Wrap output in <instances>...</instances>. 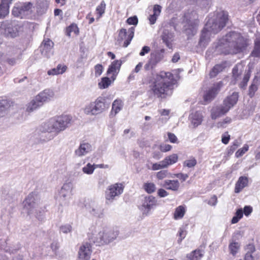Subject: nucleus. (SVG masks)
Listing matches in <instances>:
<instances>
[{
    "instance_id": "6",
    "label": "nucleus",
    "mask_w": 260,
    "mask_h": 260,
    "mask_svg": "<svg viewBox=\"0 0 260 260\" xmlns=\"http://www.w3.org/2000/svg\"><path fill=\"white\" fill-rule=\"evenodd\" d=\"M109 104L106 103V98L99 96L94 101L86 105L83 108L84 113L90 116H95L103 112L108 109Z\"/></svg>"
},
{
    "instance_id": "17",
    "label": "nucleus",
    "mask_w": 260,
    "mask_h": 260,
    "mask_svg": "<svg viewBox=\"0 0 260 260\" xmlns=\"http://www.w3.org/2000/svg\"><path fill=\"white\" fill-rule=\"evenodd\" d=\"M222 85L223 84L221 81L214 84L205 94L204 96V100L206 102H210L212 100L217 94Z\"/></svg>"
},
{
    "instance_id": "35",
    "label": "nucleus",
    "mask_w": 260,
    "mask_h": 260,
    "mask_svg": "<svg viewBox=\"0 0 260 260\" xmlns=\"http://www.w3.org/2000/svg\"><path fill=\"white\" fill-rule=\"evenodd\" d=\"M240 248V243L234 241L231 242L229 245L230 252L233 256H235L238 252Z\"/></svg>"
},
{
    "instance_id": "50",
    "label": "nucleus",
    "mask_w": 260,
    "mask_h": 260,
    "mask_svg": "<svg viewBox=\"0 0 260 260\" xmlns=\"http://www.w3.org/2000/svg\"><path fill=\"white\" fill-rule=\"evenodd\" d=\"M72 231V226L70 224H66L60 226V231L64 234L71 233Z\"/></svg>"
},
{
    "instance_id": "21",
    "label": "nucleus",
    "mask_w": 260,
    "mask_h": 260,
    "mask_svg": "<svg viewBox=\"0 0 260 260\" xmlns=\"http://www.w3.org/2000/svg\"><path fill=\"white\" fill-rule=\"evenodd\" d=\"M87 210L92 215L100 217L103 215V209L98 204L91 202L89 205H86Z\"/></svg>"
},
{
    "instance_id": "4",
    "label": "nucleus",
    "mask_w": 260,
    "mask_h": 260,
    "mask_svg": "<svg viewBox=\"0 0 260 260\" xmlns=\"http://www.w3.org/2000/svg\"><path fill=\"white\" fill-rule=\"evenodd\" d=\"M228 20V15L224 12L218 13L216 20L213 18H209L202 32L200 45L205 47L210 41V37L218 32L224 27Z\"/></svg>"
},
{
    "instance_id": "47",
    "label": "nucleus",
    "mask_w": 260,
    "mask_h": 260,
    "mask_svg": "<svg viewBox=\"0 0 260 260\" xmlns=\"http://www.w3.org/2000/svg\"><path fill=\"white\" fill-rule=\"evenodd\" d=\"M167 168L164 160L156 163L152 164L151 169L153 171H156Z\"/></svg>"
},
{
    "instance_id": "39",
    "label": "nucleus",
    "mask_w": 260,
    "mask_h": 260,
    "mask_svg": "<svg viewBox=\"0 0 260 260\" xmlns=\"http://www.w3.org/2000/svg\"><path fill=\"white\" fill-rule=\"evenodd\" d=\"M96 167L94 164L92 165L90 163H88L82 168V171L84 174L90 175L93 173Z\"/></svg>"
},
{
    "instance_id": "36",
    "label": "nucleus",
    "mask_w": 260,
    "mask_h": 260,
    "mask_svg": "<svg viewBox=\"0 0 260 260\" xmlns=\"http://www.w3.org/2000/svg\"><path fill=\"white\" fill-rule=\"evenodd\" d=\"M106 3L104 1H102L100 4L95 9L97 20H99L105 13L106 10Z\"/></svg>"
},
{
    "instance_id": "16",
    "label": "nucleus",
    "mask_w": 260,
    "mask_h": 260,
    "mask_svg": "<svg viewBox=\"0 0 260 260\" xmlns=\"http://www.w3.org/2000/svg\"><path fill=\"white\" fill-rule=\"evenodd\" d=\"M91 246L89 243L83 244L78 252V260H89L91 253Z\"/></svg>"
},
{
    "instance_id": "34",
    "label": "nucleus",
    "mask_w": 260,
    "mask_h": 260,
    "mask_svg": "<svg viewBox=\"0 0 260 260\" xmlns=\"http://www.w3.org/2000/svg\"><path fill=\"white\" fill-rule=\"evenodd\" d=\"M203 256V252L200 250H195L187 254L185 260H200Z\"/></svg>"
},
{
    "instance_id": "32",
    "label": "nucleus",
    "mask_w": 260,
    "mask_h": 260,
    "mask_svg": "<svg viewBox=\"0 0 260 260\" xmlns=\"http://www.w3.org/2000/svg\"><path fill=\"white\" fill-rule=\"evenodd\" d=\"M259 84V78L255 76L252 81V83L249 88V95L252 98L253 97L255 92L258 89V86Z\"/></svg>"
},
{
    "instance_id": "64",
    "label": "nucleus",
    "mask_w": 260,
    "mask_h": 260,
    "mask_svg": "<svg viewBox=\"0 0 260 260\" xmlns=\"http://www.w3.org/2000/svg\"><path fill=\"white\" fill-rule=\"evenodd\" d=\"M246 253L252 254L255 251V248L253 244H250L246 246Z\"/></svg>"
},
{
    "instance_id": "45",
    "label": "nucleus",
    "mask_w": 260,
    "mask_h": 260,
    "mask_svg": "<svg viewBox=\"0 0 260 260\" xmlns=\"http://www.w3.org/2000/svg\"><path fill=\"white\" fill-rule=\"evenodd\" d=\"M9 7L8 5L0 4V18H3L9 14Z\"/></svg>"
},
{
    "instance_id": "30",
    "label": "nucleus",
    "mask_w": 260,
    "mask_h": 260,
    "mask_svg": "<svg viewBox=\"0 0 260 260\" xmlns=\"http://www.w3.org/2000/svg\"><path fill=\"white\" fill-rule=\"evenodd\" d=\"M123 102L120 99H116L112 104L111 114L114 115L119 113L123 108Z\"/></svg>"
},
{
    "instance_id": "58",
    "label": "nucleus",
    "mask_w": 260,
    "mask_h": 260,
    "mask_svg": "<svg viewBox=\"0 0 260 260\" xmlns=\"http://www.w3.org/2000/svg\"><path fill=\"white\" fill-rule=\"evenodd\" d=\"M126 22L130 25H137L138 22V18L136 16H133L128 18Z\"/></svg>"
},
{
    "instance_id": "8",
    "label": "nucleus",
    "mask_w": 260,
    "mask_h": 260,
    "mask_svg": "<svg viewBox=\"0 0 260 260\" xmlns=\"http://www.w3.org/2000/svg\"><path fill=\"white\" fill-rule=\"evenodd\" d=\"M73 188L72 183H64L55 194V199L61 206L69 205L72 196Z\"/></svg>"
},
{
    "instance_id": "48",
    "label": "nucleus",
    "mask_w": 260,
    "mask_h": 260,
    "mask_svg": "<svg viewBox=\"0 0 260 260\" xmlns=\"http://www.w3.org/2000/svg\"><path fill=\"white\" fill-rule=\"evenodd\" d=\"M241 145L239 140H235L228 149V154H232L234 151Z\"/></svg>"
},
{
    "instance_id": "59",
    "label": "nucleus",
    "mask_w": 260,
    "mask_h": 260,
    "mask_svg": "<svg viewBox=\"0 0 260 260\" xmlns=\"http://www.w3.org/2000/svg\"><path fill=\"white\" fill-rule=\"evenodd\" d=\"M240 66V65H236L235 67H234V68L233 69V76L236 80H237V78L239 75V67Z\"/></svg>"
},
{
    "instance_id": "52",
    "label": "nucleus",
    "mask_w": 260,
    "mask_h": 260,
    "mask_svg": "<svg viewBox=\"0 0 260 260\" xmlns=\"http://www.w3.org/2000/svg\"><path fill=\"white\" fill-rule=\"evenodd\" d=\"M250 76V72L248 71L245 74L242 81L240 84V87L241 88H244L246 86L247 82L249 80Z\"/></svg>"
},
{
    "instance_id": "37",
    "label": "nucleus",
    "mask_w": 260,
    "mask_h": 260,
    "mask_svg": "<svg viewBox=\"0 0 260 260\" xmlns=\"http://www.w3.org/2000/svg\"><path fill=\"white\" fill-rule=\"evenodd\" d=\"M178 157L177 155L176 154H173L170 156L166 157L164 159V161L167 167H168V166L176 163L178 161Z\"/></svg>"
},
{
    "instance_id": "46",
    "label": "nucleus",
    "mask_w": 260,
    "mask_h": 260,
    "mask_svg": "<svg viewBox=\"0 0 260 260\" xmlns=\"http://www.w3.org/2000/svg\"><path fill=\"white\" fill-rule=\"evenodd\" d=\"M10 102L6 99H0V112H3L9 108Z\"/></svg>"
},
{
    "instance_id": "26",
    "label": "nucleus",
    "mask_w": 260,
    "mask_h": 260,
    "mask_svg": "<svg viewBox=\"0 0 260 260\" xmlns=\"http://www.w3.org/2000/svg\"><path fill=\"white\" fill-rule=\"evenodd\" d=\"M227 112V110L222 105L214 107L211 110V117L212 119H216Z\"/></svg>"
},
{
    "instance_id": "14",
    "label": "nucleus",
    "mask_w": 260,
    "mask_h": 260,
    "mask_svg": "<svg viewBox=\"0 0 260 260\" xmlns=\"http://www.w3.org/2000/svg\"><path fill=\"white\" fill-rule=\"evenodd\" d=\"M32 6V4L30 2L17 3L12 10V14L15 17L22 18L31 10Z\"/></svg>"
},
{
    "instance_id": "53",
    "label": "nucleus",
    "mask_w": 260,
    "mask_h": 260,
    "mask_svg": "<svg viewBox=\"0 0 260 260\" xmlns=\"http://www.w3.org/2000/svg\"><path fill=\"white\" fill-rule=\"evenodd\" d=\"M169 173L167 170H161L157 172L156 177L158 180H162L168 176Z\"/></svg>"
},
{
    "instance_id": "54",
    "label": "nucleus",
    "mask_w": 260,
    "mask_h": 260,
    "mask_svg": "<svg viewBox=\"0 0 260 260\" xmlns=\"http://www.w3.org/2000/svg\"><path fill=\"white\" fill-rule=\"evenodd\" d=\"M104 68L101 64H98L94 66L95 76L99 77L103 72Z\"/></svg>"
},
{
    "instance_id": "60",
    "label": "nucleus",
    "mask_w": 260,
    "mask_h": 260,
    "mask_svg": "<svg viewBox=\"0 0 260 260\" xmlns=\"http://www.w3.org/2000/svg\"><path fill=\"white\" fill-rule=\"evenodd\" d=\"M150 51V48L149 46H145L143 47L141 51L139 53V55L141 56H144L146 54L148 53Z\"/></svg>"
},
{
    "instance_id": "38",
    "label": "nucleus",
    "mask_w": 260,
    "mask_h": 260,
    "mask_svg": "<svg viewBox=\"0 0 260 260\" xmlns=\"http://www.w3.org/2000/svg\"><path fill=\"white\" fill-rule=\"evenodd\" d=\"M113 81L112 79L111 80L108 77H103L102 78L101 82L98 83L99 87L100 89L107 88Z\"/></svg>"
},
{
    "instance_id": "3",
    "label": "nucleus",
    "mask_w": 260,
    "mask_h": 260,
    "mask_svg": "<svg viewBox=\"0 0 260 260\" xmlns=\"http://www.w3.org/2000/svg\"><path fill=\"white\" fill-rule=\"evenodd\" d=\"M246 46L245 41L240 34L233 31L219 40L216 48L225 54H236L242 51Z\"/></svg>"
},
{
    "instance_id": "40",
    "label": "nucleus",
    "mask_w": 260,
    "mask_h": 260,
    "mask_svg": "<svg viewBox=\"0 0 260 260\" xmlns=\"http://www.w3.org/2000/svg\"><path fill=\"white\" fill-rule=\"evenodd\" d=\"M143 188L148 193H152L156 190V186L154 183L147 182L144 184Z\"/></svg>"
},
{
    "instance_id": "63",
    "label": "nucleus",
    "mask_w": 260,
    "mask_h": 260,
    "mask_svg": "<svg viewBox=\"0 0 260 260\" xmlns=\"http://www.w3.org/2000/svg\"><path fill=\"white\" fill-rule=\"evenodd\" d=\"M168 136L169 140L171 143H175L178 142H177V141H178L177 138L174 134L169 133L168 134Z\"/></svg>"
},
{
    "instance_id": "18",
    "label": "nucleus",
    "mask_w": 260,
    "mask_h": 260,
    "mask_svg": "<svg viewBox=\"0 0 260 260\" xmlns=\"http://www.w3.org/2000/svg\"><path fill=\"white\" fill-rule=\"evenodd\" d=\"M53 45V42L50 39H44L40 47L42 54L47 57H49L52 54V49Z\"/></svg>"
},
{
    "instance_id": "20",
    "label": "nucleus",
    "mask_w": 260,
    "mask_h": 260,
    "mask_svg": "<svg viewBox=\"0 0 260 260\" xmlns=\"http://www.w3.org/2000/svg\"><path fill=\"white\" fill-rule=\"evenodd\" d=\"M55 94L53 90L50 89H46L41 92L37 96V99L43 105L44 103L52 100L54 97Z\"/></svg>"
},
{
    "instance_id": "24",
    "label": "nucleus",
    "mask_w": 260,
    "mask_h": 260,
    "mask_svg": "<svg viewBox=\"0 0 260 260\" xmlns=\"http://www.w3.org/2000/svg\"><path fill=\"white\" fill-rule=\"evenodd\" d=\"M160 185L166 189L177 191L179 189L180 183L178 180L167 179L164 180Z\"/></svg>"
},
{
    "instance_id": "19",
    "label": "nucleus",
    "mask_w": 260,
    "mask_h": 260,
    "mask_svg": "<svg viewBox=\"0 0 260 260\" xmlns=\"http://www.w3.org/2000/svg\"><path fill=\"white\" fill-rule=\"evenodd\" d=\"M238 92H234L223 101L222 105L227 110L228 112L236 104L238 100Z\"/></svg>"
},
{
    "instance_id": "44",
    "label": "nucleus",
    "mask_w": 260,
    "mask_h": 260,
    "mask_svg": "<svg viewBox=\"0 0 260 260\" xmlns=\"http://www.w3.org/2000/svg\"><path fill=\"white\" fill-rule=\"evenodd\" d=\"M243 215V212L242 209H239L237 210L235 215L233 217L231 222L233 224L237 223Z\"/></svg>"
},
{
    "instance_id": "27",
    "label": "nucleus",
    "mask_w": 260,
    "mask_h": 260,
    "mask_svg": "<svg viewBox=\"0 0 260 260\" xmlns=\"http://www.w3.org/2000/svg\"><path fill=\"white\" fill-rule=\"evenodd\" d=\"M248 184V178L246 176H241L236 183L235 192L239 193L242 189Z\"/></svg>"
},
{
    "instance_id": "5",
    "label": "nucleus",
    "mask_w": 260,
    "mask_h": 260,
    "mask_svg": "<svg viewBox=\"0 0 260 260\" xmlns=\"http://www.w3.org/2000/svg\"><path fill=\"white\" fill-rule=\"evenodd\" d=\"M72 119V117L68 115L54 117L44 123L43 131L45 132L53 133L55 135H57L69 126Z\"/></svg>"
},
{
    "instance_id": "13",
    "label": "nucleus",
    "mask_w": 260,
    "mask_h": 260,
    "mask_svg": "<svg viewBox=\"0 0 260 260\" xmlns=\"http://www.w3.org/2000/svg\"><path fill=\"white\" fill-rule=\"evenodd\" d=\"M164 52L163 49L151 52L149 60L144 66L145 69L148 71L154 68L163 59Z\"/></svg>"
},
{
    "instance_id": "51",
    "label": "nucleus",
    "mask_w": 260,
    "mask_h": 260,
    "mask_svg": "<svg viewBox=\"0 0 260 260\" xmlns=\"http://www.w3.org/2000/svg\"><path fill=\"white\" fill-rule=\"evenodd\" d=\"M231 121V118L227 117L225 118L222 121L218 122L217 123V126L218 128L225 127L228 124L230 123Z\"/></svg>"
},
{
    "instance_id": "9",
    "label": "nucleus",
    "mask_w": 260,
    "mask_h": 260,
    "mask_svg": "<svg viewBox=\"0 0 260 260\" xmlns=\"http://www.w3.org/2000/svg\"><path fill=\"white\" fill-rule=\"evenodd\" d=\"M40 198L35 192H31L23 202V211L28 215L34 214L38 207Z\"/></svg>"
},
{
    "instance_id": "62",
    "label": "nucleus",
    "mask_w": 260,
    "mask_h": 260,
    "mask_svg": "<svg viewBox=\"0 0 260 260\" xmlns=\"http://www.w3.org/2000/svg\"><path fill=\"white\" fill-rule=\"evenodd\" d=\"M157 194L160 198H164L169 195V193L164 189L160 188L157 191Z\"/></svg>"
},
{
    "instance_id": "43",
    "label": "nucleus",
    "mask_w": 260,
    "mask_h": 260,
    "mask_svg": "<svg viewBox=\"0 0 260 260\" xmlns=\"http://www.w3.org/2000/svg\"><path fill=\"white\" fill-rule=\"evenodd\" d=\"M251 55L254 57H260V40L256 39L255 41L254 49L251 53Z\"/></svg>"
},
{
    "instance_id": "56",
    "label": "nucleus",
    "mask_w": 260,
    "mask_h": 260,
    "mask_svg": "<svg viewBox=\"0 0 260 260\" xmlns=\"http://www.w3.org/2000/svg\"><path fill=\"white\" fill-rule=\"evenodd\" d=\"M161 11V7L158 5H155L153 9V14L158 17L160 15Z\"/></svg>"
},
{
    "instance_id": "61",
    "label": "nucleus",
    "mask_w": 260,
    "mask_h": 260,
    "mask_svg": "<svg viewBox=\"0 0 260 260\" xmlns=\"http://www.w3.org/2000/svg\"><path fill=\"white\" fill-rule=\"evenodd\" d=\"M172 148V146L169 144H161L160 145L159 149L162 152H167L170 151Z\"/></svg>"
},
{
    "instance_id": "28",
    "label": "nucleus",
    "mask_w": 260,
    "mask_h": 260,
    "mask_svg": "<svg viewBox=\"0 0 260 260\" xmlns=\"http://www.w3.org/2000/svg\"><path fill=\"white\" fill-rule=\"evenodd\" d=\"M67 69L65 64H58L56 68L48 70L47 74L50 76L61 75L66 72Z\"/></svg>"
},
{
    "instance_id": "11",
    "label": "nucleus",
    "mask_w": 260,
    "mask_h": 260,
    "mask_svg": "<svg viewBox=\"0 0 260 260\" xmlns=\"http://www.w3.org/2000/svg\"><path fill=\"white\" fill-rule=\"evenodd\" d=\"M135 28L131 27L126 31V29L122 28L119 32L117 41L123 47H126L130 44L134 36Z\"/></svg>"
},
{
    "instance_id": "29",
    "label": "nucleus",
    "mask_w": 260,
    "mask_h": 260,
    "mask_svg": "<svg viewBox=\"0 0 260 260\" xmlns=\"http://www.w3.org/2000/svg\"><path fill=\"white\" fill-rule=\"evenodd\" d=\"M161 38L166 46L169 48H172V42L174 40L173 34L166 30L163 32Z\"/></svg>"
},
{
    "instance_id": "49",
    "label": "nucleus",
    "mask_w": 260,
    "mask_h": 260,
    "mask_svg": "<svg viewBox=\"0 0 260 260\" xmlns=\"http://www.w3.org/2000/svg\"><path fill=\"white\" fill-rule=\"evenodd\" d=\"M249 149V146L247 144L244 145L242 148L238 149L235 153L236 157L238 158L243 155Z\"/></svg>"
},
{
    "instance_id": "15",
    "label": "nucleus",
    "mask_w": 260,
    "mask_h": 260,
    "mask_svg": "<svg viewBox=\"0 0 260 260\" xmlns=\"http://www.w3.org/2000/svg\"><path fill=\"white\" fill-rule=\"evenodd\" d=\"M1 33L8 37H15L17 36V31L14 28L11 23L8 21L3 22L1 25Z\"/></svg>"
},
{
    "instance_id": "25",
    "label": "nucleus",
    "mask_w": 260,
    "mask_h": 260,
    "mask_svg": "<svg viewBox=\"0 0 260 260\" xmlns=\"http://www.w3.org/2000/svg\"><path fill=\"white\" fill-rule=\"evenodd\" d=\"M92 150L91 145L87 142L81 143L79 147L75 151L76 156L81 157L86 155Z\"/></svg>"
},
{
    "instance_id": "55",
    "label": "nucleus",
    "mask_w": 260,
    "mask_h": 260,
    "mask_svg": "<svg viewBox=\"0 0 260 260\" xmlns=\"http://www.w3.org/2000/svg\"><path fill=\"white\" fill-rule=\"evenodd\" d=\"M197 164V160L194 158L186 160L184 162V165L188 168H192L194 167Z\"/></svg>"
},
{
    "instance_id": "7",
    "label": "nucleus",
    "mask_w": 260,
    "mask_h": 260,
    "mask_svg": "<svg viewBox=\"0 0 260 260\" xmlns=\"http://www.w3.org/2000/svg\"><path fill=\"white\" fill-rule=\"evenodd\" d=\"M109 104L106 103V98L99 96L94 101L86 105L83 108L84 113L90 116H95L103 112L108 109Z\"/></svg>"
},
{
    "instance_id": "2",
    "label": "nucleus",
    "mask_w": 260,
    "mask_h": 260,
    "mask_svg": "<svg viewBox=\"0 0 260 260\" xmlns=\"http://www.w3.org/2000/svg\"><path fill=\"white\" fill-rule=\"evenodd\" d=\"M176 81L170 72H160L149 81L150 91L159 98H165L172 93Z\"/></svg>"
},
{
    "instance_id": "41",
    "label": "nucleus",
    "mask_w": 260,
    "mask_h": 260,
    "mask_svg": "<svg viewBox=\"0 0 260 260\" xmlns=\"http://www.w3.org/2000/svg\"><path fill=\"white\" fill-rule=\"evenodd\" d=\"M143 67V62H140L136 66L135 69L132 71L131 73L129 75L128 77V80L129 81H131L134 80L135 78V73H138L142 69Z\"/></svg>"
},
{
    "instance_id": "10",
    "label": "nucleus",
    "mask_w": 260,
    "mask_h": 260,
    "mask_svg": "<svg viewBox=\"0 0 260 260\" xmlns=\"http://www.w3.org/2000/svg\"><path fill=\"white\" fill-rule=\"evenodd\" d=\"M124 186L121 183H115L110 185L105 193L107 203H111L123 191Z\"/></svg>"
},
{
    "instance_id": "33",
    "label": "nucleus",
    "mask_w": 260,
    "mask_h": 260,
    "mask_svg": "<svg viewBox=\"0 0 260 260\" xmlns=\"http://www.w3.org/2000/svg\"><path fill=\"white\" fill-rule=\"evenodd\" d=\"M43 104L39 99H37V96H36L34 99H33L29 103H28L27 106L26 110L29 112H32L34 110L40 107Z\"/></svg>"
},
{
    "instance_id": "22",
    "label": "nucleus",
    "mask_w": 260,
    "mask_h": 260,
    "mask_svg": "<svg viewBox=\"0 0 260 260\" xmlns=\"http://www.w3.org/2000/svg\"><path fill=\"white\" fill-rule=\"evenodd\" d=\"M121 64L122 61L120 60H116L113 61L109 66L107 71V74H112L111 78L113 79V81H114L116 79V77L120 70Z\"/></svg>"
},
{
    "instance_id": "23",
    "label": "nucleus",
    "mask_w": 260,
    "mask_h": 260,
    "mask_svg": "<svg viewBox=\"0 0 260 260\" xmlns=\"http://www.w3.org/2000/svg\"><path fill=\"white\" fill-rule=\"evenodd\" d=\"M203 119V116L202 113L198 111L191 113L189 116L191 126L193 128H196L200 125L202 123Z\"/></svg>"
},
{
    "instance_id": "1",
    "label": "nucleus",
    "mask_w": 260,
    "mask_h": 260,
    "mask_svg": "<svg viewBox=\"0 0 260 260\" xmlns=\"http://www.w3.org/2000/svg\"><path fill=\"white\" fill-rule=\"evenodd\" d=\"M117 229L110 228L100 222L91 225L89 228L88 236L89 240L99 246L108 245L118 236Z\"/></svg>"
},
{
    "instance_id": "42",
    "label": "nucleus",
    "mask_w": 260,
    "mask_h": 260,
    "mask_svg": "<svg viewBox=\"0 0 260 260\" xmlns=\"http://www.w3.org/2000/svg\"><path fill=\"white\" fill-rule=\"evenodd\" d=\"M224 69V67L221 64H216L215 65L211 71L210 73V76L211 77H215L219 73L221 72L223 69Z\"/></svg>"
},
{
    "instance_id": "31",
    "label": "nucleus",
    "mask_w": 260,
    "mask_h": 260,
    "mask_svg": "<svg viewBox=\"0 0 260 260\" xmlns=\"http://www.w3.org/2000/svg\"><path fill=\"white\" fill-rule=\"evenodd\" d=\"M186 208L184 205H180L177 207L174 212L173 217L175 220L182 219L185 214Z\"/></svg>"
},
{
    "instance_id": "12",
    "label": "nucleus",
    "mask_w": 260,
    "mask_h": 260,
    "mask_svg": "<svg viewBox=\"0 0 260 260\" xmlns=\"http://www.w3.org/2000/svg\"><path fill=\"white\" fill-rule=\"evenodd\" d=\"M157 205V201L152 196L145 197L142 201L141 210L143 215H148L151 210Z\"/></svg>"
},
{
    "instance_id": "57",
    "label": "nucleus",
    "mask_w": 260,
    "mask_h": 260,
    "mask_svg": "<svg viewBox=\"0 0 260 260\" xmlns=\"http://www.w3.org/2000/svg\"><path fill=\"white\" fill-rule=\"evenodd\" d=\"M187 234L186 231L184 228H181L178 231V235L180 237V241H181L186 236Z\"/></svg>"
}]
</instances>
